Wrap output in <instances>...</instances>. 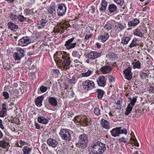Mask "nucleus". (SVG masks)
Wrapping results in <instances>:
<instances>
[{"instance_id": "31", "label": "nucleus", "mask_w": 154, "mask_h": 154, "mask_svg": "<svg viewBox=\"0 0 154 154\" xmlns=\"http://www.w3.org/2000/svg\"><path fill=\"white\" fill-rule=\"evenodd\" d=\"M137 42V39L136 38L134 39L132 41L131 43L129 45V47L130 48H131L138 45L139 44Z\"/></svg>"}, {"instance_id": "13", "label": "nucleus", "mask_w": 154, "mask_h": 154, "mask_svg": "<svg viewBox=\"0 0 154 154\" xmlns=\"http://www.w3.org/2000/svg\"><path fill=\"white\" fill-rule=\"evenodd\" d=\"M81 118L82 119V124H84L87 126L90 125L91 124V119L89 116L83 115L82 116Z\"/></svg>"}, {"instance_id": "26", "label": "nucleus", "mask_w": 154, "mask_h": 154, "mask_svg": "<svg viewBox=\"0 0 154 154\" xmlns=\"http://www.w3.org/2000/svg\"><path fill=\"white\" fill-rule=\"evenodd\" d=\"M115 28L116 30L118 32H120L123 30L124 29V26L122 24L117 23L115 24Z\"/></svg>"}, {"instance_id": "55", "label": "nucleus", "mask_w": 154, "mask_h": 154, "mask_svg": "<svg viewBox=\"0 0 154 154\" xmlns=\"http://www.w3.org/2000/svg\"><path fill=\"white\" fill-rule=\"evenodd\" d=\"M3 95L5 99H8L9 97L8 94L7 92L4 91L3 93Z\"/></svg>"}, {"instance_id": "61", "label": "nucleus", "mask_w": 154, "mask_h": 154, "mask_svg": "<svg viewBox=\"0 0 154 154\" xmlns=\"http://www.w3.org/2000/svg\"><path fill=\"white\" fill-rule=\"evenodd\" d=\"M58 30H59L58 32L61 34L62 33H63V30H61V28L60 26H59V27L58 28Z\"/></svg>"}, {"instance_id": "4", "label": "nucleus", "mask_w": 154, "mask_h": 154, "mask_svg": "<svg viewBox=\"0 0 154 154\" xmlns=\"http://www.w3.org/2000/svg\"><path fill=\"white\" fill-rule=\"evenodd\" d=\"M70 130L67 129L61 128L59 133V134L61 139L66 141H70L71 139V134Z\"/></svg>"}, {"instance_id": "15", "label": "nucleus", "mask_w": 154, "mask_h": 154, "mask_svg": "<svg viewBox=\"0 0 154 154\" xmlns=\"http://www.w3.org/2000/svg\"><path fill=\"white\" fill-rule=\"evenodd\" d=\"M97 82L99 86H104L106 84V79L105 77L103 75L100 76L97 80Z\"/></svg>"}, {"instance_id": "52", "label": "nucleus", "mask_w": 154, "mask_h": 154, "mask_svg": "<svg viewBox=\"0 0 154 154\" xmlns=\"http://www.w3.org/2000/svg\"><path fill=\"white\" fill-rule=\"evenodd\" d=\"M108 79L109 82L111 83L115 81L114 78L112 75H109L108 77Z\"/></svg>"}, {"instance_id": "50", "label": "nucleus", "mask_w": 154, "mask_h": 154, "mask_svg": "<svg viewBox=\"0 0 154 154\" xmlns=\"http://www.w3.org/2000/svg\"><path fill=\"white\" fill-rule=\"evenodd\" d=\"M140 75L141 79H144L146 78H148V76L147 74L144 72L141 73L140 74Z\"/></svg>"}, {"instance_id": "17", "label": "nucleus", "mask_w": 154, "mask_h": 154, "mask_svg": "<svg viewBox=\"0 0 154 154\" xmlns=\"http://www.w3.org/2000/svg\"><path fill=\"white\" fill-rule=\"evenodd\" d=\"M109 37V35L107 33L104 32V34L101 35H100L98 39L100 40L102 42H106Z\"/></svg>"}, {"instance_id": "62", "label": "nucleus", "mask_w": 154, "mask_h": 154, "mask_svg": "<svg viewBox=\"0 0 154 154\" xmlns=\"http://www.w3.org/2000/svg\"><path fill=\"white\" fill-rule=\"evenodd\" d=\"M60 25V27L61 28V30H63V32H64V31L65 30L66 28V26L64 25Z\"/></svg>"}, {"instance_id": "10", "label": "nucleus", "mask_w": 154, "mask_h": 154, "mask_svg": "<svg viewBox=\"0 0 154 154\" xmlns=\"http://www.w3.org/2000/svg\"><path fill=\"white\" fill-rule=\"evenodd\" d=\"M66 7L63 4H59L57 9V14L59 16H62L65 14L66 12Z\"/></svg>"}, {"instance_id": "1", "label": "nucleus", "mask_w": 154, "mask_h": 154, "mask_svg": "<svg viewBox=\"0 0 154 154\" xmlns=\"http://www.w3.org/2000/svg\"><path fill=\"white\" fill-rule=\"evenodd\" d=\"M106 144L99 141H95L91 144L88 147L90 154H102L106 150Z\"/></svg>"}, {"instance_id": "63", "label": "nucleus", "mask_w": 154, "mask_h": 154, "mask_svg": "<svg viewBox=\"0 0 154 154\" xmlns=\"http://www.w3.org/2000/svg\"><path fill=\"white\" fill-rule=\"evenodd\" d=\"M46 145L45 143H43L41 146V148L42 149H45L46 147Z\"/></svg>"}, {"instance_id": "54", "label": "nucleus", "mask_w": 154, "mask_h": 154, "mask_svg": "<svg viewBox=\"0 0 154 154\" xmlns=\"http://www.w3.org/2000/svg\"><path fill=\"white\" fill-rule=\"evenodd\" d=\"M60 25H64L66 26L65 29H67L68 28V27L70 25V24L68 23H61L59 24Z\"/></svg>"}, {"instance_id": "28", "label": "nucleus", "mask_w": 154, "mask_h": 154, "mask_svg": "<svg viewBox=\"0 0 154 154\" xmlns=\"http://www.w3.org/2000/svg\"><path fill=\"white\" fill-rule=\"evenodd\" d=\"M46 23L47 20L45 19H42L38 22V26L39 29L43 28Z\"/></svg>"}, {"instance_id": "8", "label": "nucleus", "mask_w": 154, "mask_h": 154, "mask_svg": "<svg viewBox=\"0 0 154 154\" xmlns=\"http://www.w3.org/2000/svg\"><path fill=\"white\" fill-rule=\"evenodd\" d=\"M74 39V38L72 37L66 42L64 45L68 50L73 48L75 47L76 43L75 42L72 43Z\"/></svg>"}, {"instance_id": "16", "label": "nucleus", "mask_w": 154, "mask_h": 154, "mask_svg": "<svg viewBox=\"0 0 154 154\" xmlns=\"http://www.w3.org/2000/svg\"><path fill=\"white\" fill-rule=\"evenodd\" d=\"M112 68L110 66H102L100 68V71L103 74H107L110 72Z\"/></svg>"}, {"instance_id": "60", "label": "nucleus", "mask_w": 154, "mask_h": 154, "mask_svg": "<svg viewBox=\"0 0 154 154\" xmlns=\"http://www.w3.org/2000/svg\"><path fill=\"white\" fill-rule=\"evenodd\" d=\"M2 121L0 119V128L3 129L4 128V127L2 124Z\"/></svg>"}, {"instance_id": "24", "label": "nucleus", "mask_w": 154, "mask_h": 154, "mask_svg": "<svg viewBox=\"0 0 154 154\" xmlns=\"http://www.w3.org/2000/svg\"><path fill=\"white\" fill-rule=\"evenodd\" d=\"M48 101L49 103L53 106H57V105L56 99L54 97H49L48 98Z\"/></svg>"}, {"instance_id": "42", "label": "nucleus", "mask_w": 154, "mask_h": 154, "mask_svg": "<svg viewBox=\"0 0 154 154\" xmlns=\"http://www.w3.org/2000/svg\"><path fill=\"white\" fill-rule=\"evenodd\" d=\"M97 92L98 93L97 94V97L99 98H102L103 94L104 92L103 90L101 89H97Z\"/></svg>"}, {"instance_id": "53", "label": "nucleus", "mask_w": 154, "mask_h": 154, "mask_svg": "<svg viewBox=\"0 0 154 154\" xmlns=\"http://www.w3.org/2000/svg\"><path fill=\"white\" fill-rule=\"evenodd\" d=\"M67 81L70 83H74L75 80V77H72L71 79H67Z\"/></svg>"}, {"instance_id": "58", "label": "nucleus", "mask_w": 154, "mask_h": 154, "mask_svg": "<svg viewBox=\"0 0 154 154\" xmlns=\"http://www.w3.org/2000/svg\"><path fill=\"white\" fill-rule=\"evenodd\" d=\"M5 88H8L9 86V85H10V83L9 82V81H6L5 83Z\"/></svg>"}, {"instance_id": "33", "label": "nucleus", "mask_w": 154, "mask_h": 154, "mask_svg": "<svg viewBox=\"0 0 154 154\" xmlns=\"http://www.w3.org/2000/svg\"><path fill=\"white\" fill-rule=\"evenodd\" d=\"M114 101L117 105H119V106H122L124 105V101L123 100H121L120 101L118 98L115 99Z\"/></svg>"}, {"instance_id": "45", "label": "nucleus", "mask_w": 154, "mask_h": 154, "mask_svg": "<svg viewBox=\"0 0 154 154\" xmlns=\"http://www.w3.org/2000/svg\"><path fill=\"white\" fill-rule=\"evenodd\" d=\"M133 108L132 106H127L126 111L125 113V115H128L131 111L132 110Z\"/></svg>"}, {"instance_id": "7", "label": "nucleus", "mask_w": 154, "mask_h": 154, "mask_svg": "<svg viewBox=\"0 0 154 154\" xmlns=\"http://www.w3.org/2000/svg\"><path fill=\"white\" fill-rule=\"evenodd\" d=\"M83 88L87 90H90L94 86V82L92 81L87 80L83 83Z\"/></svg>"}, {"instance_id": "40", "label": "nucleus", "mask_w": 154, "mask_h": 154, "mask_svg": "<svg viewBox=\"0 0 154 154\" xmlns=\"http://www.w3.org/2000/svg\"><path fill=\"white\" fill-rule=\"evenodd\" d=\"M129 99L130 101V103L128 104V106H130V105H131L132 106H134L135 103L136 102L137 98L134 97L132 99L131 98H129Z\"/></svg>"}, {"instance_id": "5", "label": "nucleus", "mask_w": 154, "mask_h": 154, "mask_svg": "<svg viewBox=\"0 0 154 154\" xmlns=\"http://www.w3.org/2000/svg\"><path fill=\"white\" fill-rule=\"evenodd\" d=\"M121 127L116 128L113 129L111 131V135L114 137L119 136L121 134H124L125 135L127 134L128 131L125 128L121 129Z\"/></svg>"}, {"instance_id": "11", "label": "nucleus", "mask_w": 154, "mask_h": 154, "mask_svg": "<svg viewBox=\"0 0 154 154\" xmlns=\"http://www.w3.org/2000/svg\"><path fill=\"white\" fill-rule=\"evenodd\" d=\"M100 53L95 51L91 52L87 54L88 59L91 60L100 57Z\"/></svg>"}, {"instance_id": "38", "label": "nucleus", "mask_w": 154, "mask_h": 154, "mask_svg": "<svg viewBox=\"0 0 154 154\" xmlns=\"http://www.w3.org/2000/svg\"><path fill=\"white\" fill-rule=\"evenodd\" d=\"M143 24L145 27L146 29H149L151 24V23H149V20L147 19H145L143 21Z\"/></svg>"}, {"instance_id": "14", "label": "nucleus", "mask_w": 154, "mask_h": 154, "mask_svg": "<svg viewBox=\"0 0 154 154\" xmlns=\"http://www.w3.org/2000/svg\"><path fill=\"white\" fill-rule=\"evenodd\" d=\"M47 143L48 145L53 148H55L58 144L56 140L52 138H49L47 140Z\"/></svg>"}, {"instance_id": "64", "label": "nucleus", "mask_w": 154, "mask_h": 154, "mask_svg": "<svg viewBox=\"0 0 154 154\" xmlns=\"http://www.w3.org/2000/svg\"><path fill=\"white\" fill-rule=\"evenodd\" d=\"M59 30H58V28H55L53 30V32L54 33H59L58 32Z\"/></svg>"}, {"instance_id": "25", "label": "nucleus", "mask_w": 154, "mask_h": 154, "mask_svg": "<svg viewBox=\"0 0 154 154\" xmlns=\"http://www.w3.org/2000/svg\"><path fill=\"white\" fill-rule=\"evenodd\" d=\"M132 64L133 65V68L134 69H140V68L141 63L139 60H137L136 59L134 60Z\"/></svg>"}, {"instance_id": "19", "label": "nucleus", "mask_w": 154, "mask_h": 154, "mask_svg": "<svg viewBox=\"0 0 154 154\" xmlns=\"http://www.w3.org/2000/svg\"><path fill=\"white\" fill-rule=\"evenodd\" d=\"M44 99L43 96H41L38 97L35 99V103L36 106H41L42 102Z\"/></svg>"}, {"instance_id": "44", "label": "nucleus", "mask_w": 154, "mask_h": 154, "mask_svg": "<svg viewBox=\"0 0 154 154\" xmlns=\"http://www.w3.org/2000/svg\"><path fill=\"white\" fill-rule=\"evenodd\" d=\"M16 14L14 12V14L10 13L9 14V17L11 19L13 20H15L17 19V16L16 15Z\"/></svg>"}, {"instance_id": "29", "label": "nucleus", "mask_w": 154, "mask_h": 154, "mask_svg": "<svg viewBox=\"0 0 154 154\" xmlns=\"http://www.w3.org/2000/svg\"><path fill=\"white\" fill-rule=\"evenodd\" d=\"M82 115L78 116H75L74 118V122L75 123H79L80 124H82Z\"/></svg>"}, {"instance_id": "20", "label": "nucleus", "mask_w": 154, "mask_h": 154, "mask_svg": "<svg viewBox=\"0 0 154 154\" xmlns=\"http://www.w3.org/2000/svg\"><path fill=\"white\" fill-rule=\"evenodd\" d=\"M139 22L138 20L135 19L129 21L128 25L130 27L136 26L139 23Z\"/></svg>"}, {"instance_id": "48", "label": "nucleus", "mask_w": 154, "mask_h": 154, "mask_svg": "<svg viewBox=\"0 0 154 154\" xmlns=\"http://www.w3.org/2000/svg\"><path fill=\"white\" fill-rule=\"evenodd\" d=\"M48 89V88L45 86L42 85L40 86L39 88L40 91L44 93Z\"/></svg>"}, {"instance_id": "59", "label": "nucleus", "mask_w": 154, "mask_h": 154, "mask_svg": "<svg viewBox=\"0 0 154 154\" xmlns=\"http://www.w3.org/2000/svg\"><path fill=\"white\" fill-rule=\"evenodd\" d=\"M35 126L36 129H39L40 128V126L39 124L37 123L36 122H35Z\"/></svg>"}, {"instance_id": "23", "label": "nucleus", "mask_w": 154, "mask_h": 154, "mask_svg": "<svg viewBox=\"0 0 154 154\" xmlns=\"http://www.w3.org/2000/svg\"><path fill=\"white\" fill-rule=\"evenodd\" d=\"M101 125L104 128L106 129H109L110 126L109 122L106 120L104 119L101 120Z\"/></svg>"}, {"instance_id": "37", "label": "nucleus", "mask_w": 154, "mask_h": 154, "mask_svg": "<svg viewBox=\"0 0 154 154\" xmlns=\"http://www.w3.org/2000/svg\"><path fill=\"white\" fill-rule=\"evenodd\" d=\"M8 145V143L5 140L0 141V146L3 148H6Z\"/></svg>"}, {"instance_id": "3", "label": "nucleus", "mask_w": 154, "mask_h": 154, "mask_svg": "<svg viewBox=\"0 0 154 154\" xmlns=\"http://www.w3.org/2000/svg\"><path fill=\"white\" fill-rule=\"evenodd\" d=\"M78 141L76 144L77 147L83 149L87 146L88 142V137L87 135L83 133L79 135Z\"/></svg>"}, {"instance_id": "57", "label": "nucleus", "mask_w": 154, "mask_h": 154, "mask_svg": "<svg viewBox=\"0 0 154 154\" xmlns=\"http://www.w3.org/2000/svg\"><path fill=\"white\" fill-rule=\"evenodd\" d=\"M92 34H87L86 35L85 38L86 40H88L91 38Z\"/></svg>"}, {"instance_id": "36", "label": "nucleus", "mask_w": 154, "mask_h": 154, "mask_svg": "<svg viewBox=\"0 0 154 154\" xmlns=\"http://www.w3.org/2000/svg\"><path fill=\"white\" fill-rule=\"evenodd\" d=\"M131 38L129 37H124L122 39V43L124 44H127L130 40Z\"/></svg>"}, {"instance_id": "56", "label": "nucleus", "mask_w": 154, "mask_h": 154, "mask_svg": "<svg viewBox=\"0 0 154 154\" xmlns=\"http://www.w3.org/2000/svg\"><path fill=\"white\" fill-rule=\"evenodd\" d=\"M27 143L25 141H23L22 140H20L19 141V144H20V146L22 147L25 144H27Z\"/></svg>"}, {"instance_id": "27", "label": "nucleus", "mask_w": 154, "mask_h": 154, "mask_svg": "<svg viewBox=\"0 0 154 154\" xmlns=\"http://www.w3.org/2000/svg\"><path fill=\"white\" fill-rule=\"evenodd\" d=\"M48 13L50 14L51 16L53 15V14H55L56 13L55 7L54 5H52L49 8L48 10Z\"/></svg>"}, {"instance_id": "35", "label": "nucleus", "mask_w": 154, "mask_h": 154, "mask_svg": "<svg viewBox=\"0 0 154 154\" xmlns=\"http://www.w3.org/2000/svg\"><path fill=\"white\" fill-rule=\"evenodd\" d=\"M22 10V9L20 6H17L15 7L13 9L14 12L15 14H19Z\"/></svg>"}, {"instance_id": "41", "label": "nucleus", "mask_w": 154, "mask_h": 154, "mask_svg": "<svg viewBox=\"0 0 154 154\" xmlns=\"http://www.w3.org/2000/svg\"><path fill=\"white\" fill-rule=\"evenodd\" d=\"M88 13L89 15L92 14L95 11V8L94 7L92 6L88 8Z\"/></svg>"}, {"instance_id": "51", "label": "nucleus", "mask_w": 154, "mask_h": 154, "mask_svg": "<svg viewBox=\"0 0 154 154\" xmlns=\"http://www.w3.org/2000/svg\"><path fill=\"white\" fill-rule=\"evenodd\" d=\"M114 1L118 4L121 6H122L124 3L123 0H114Z\"/></svg>"}, {"instance_id": "30", "label": "nucleus", "mask_w": 154, "mask_h": 154, "mask_svg": "<svg viewBox=\"0 0 154 154\" xmlns=\"http://www.w3.org/2000/svg\"><path fill=\"white\" fill-rule=\"evenodd\" d=\"M92 72V70H88L87 72L81 73L80 75V76L81 77H88L91 75Z\"/></svg>"}, {"instance_id": "2", "label": "nucleus", "mask_w": 154, "mask_h": 154, "mask_svg": "<svg viewBox=\"0 0 154 154\" xmlns=\"http://www.w3.org/2000/svg\"><path fill=\"white\" fill-rule=\"evenodd\" d=\"M66 53L63 52H58L56 57L55 59L56 62L59 63H62L66 66H69L70 64V58L66 55Z\"/></svg>"}, {"instance_id": "47", "label": "nucleus", "mask_w": 154, "mask_h": 154, "mask_svg": "<svg viewBox=\"0 0 154 154\" xmlns=\"http://www.w3.org/2000/svg\"><path fill=\"white\" fill-rule=\"evenodd\" d=\"M134 35L141 37H142L143 35L142 32L139 31L138 29L136 30L134 32Z\"/></svg>"}, {"instance_id": "9", "label": "nucleus", "mask_w": 154, "mask_h": 154, "mask_svg": "<svg viewBox=\"0 0 154 154\" xmlns=\"http://www.w3.org/2000/svg\"><path fill=\"white\" fill-rule=\"evenodd\" d=\"M30 42L29 38L27 36L24 37L20 39L18 42L20 45L24 46L27 45Z\"/></svg>"}, {"instance_id": "34", "label": "nucleus", "mask_w": 154, "mask_h": 154, "mask_svg": "<svg viewBox=\"0 0 154 154\" xmlns=\"http://www.w3.org/2000/svg\"><path fill=\"white\" fill-rule=\"evenodd\" d=\"M2 108L1 110L0 111V117H4L5 116L7 112L6 108L5 107V106H2Z\"/></svg>"}, {"instance_id": "22", "label": "nucleus", "mask_w": 154, "mask_h": 154, "mask_svg": "<svg viewBox=\"0 0 154 154\" xmlns=\"http://www.w3.org/2000/svg\"><path fill=\"white\" fill-rule=\"evenodd\" d=\"M32 148H30L26 146H24L22 150L23 154H30L31 153Z\"/></svg>"}, {"instance_id": "6", "label": "nucleus", "mask_w": 154, "mask_h": 154, "mask_svg": "<svg viewBox=\"0 0 154 154\" xmlns=\"http://www.w3.org/2000/svg\"><path fill=\"white\" fill-rule=\"evenodd\" d=\"M24 51L21 48H18L17 51L13 54V57L15 60H19L24 56Z\"/></svg>"}, {"instance_id": "39", "label": "nucleus", "mask_w": 154, "mask_h": 154, "mask_svg": "<svg viewBox=\"0 0 154 154\" xmlns=\"http://www.w3.org/2000/svg\"><path fill=\"white\" fill-rule=\"evenodd\" d=\"M102 7L100 8V11L105 10L106 7L107 5V3L105 0L102 1Z\"/></svg>"}, {"instance_id": "18", "label": "nucleus", "mask_w": 154, "mask_h": 154, "mask_svg": "<svg viewBox=\"0 0 154 154\" xmlns=\"http://www.w3.org/2000/svg\"><path fill=\"white\" fill-rule=\"evenodd\" d=\"M38 121L39 123L43 124H47L49 122L47 118L42 116H41L38 117Z\"/></svg>"}, {"instance_id": "32", "label": "nucleus", "mask_w": 154, "mask_h": 154, "mask_svg": "<svg viewBox=\"0 0 154 154\" xmlns=\"http://www.w3.org/2000/svg\"><path fill=\"white\" fill-rule=\"evenodd\" d=\"M116 5L113 4H111L109 6V10L110 12H113L116 10Z\"/></svg>"}, {"instance_id": "43", "label": "nucleus", "mask_w": 154, "mask_h": 154, "mask_svg": "<svg viewBox=\"0 0 154 154\" xmlns=\"http://www.w3.org/2000/svg\"><path fill=\"white\" fill-rule=\"evenodd\" d=\"M20 22H23L25 21L26 19V17H25L21 15H19L17 16V19Z\"/></svg>"}, {"instance_id": "49", "label": "nucleus", "mask_w": 154, "mask_h": 154, "mask_svg": "<svg viewBox=\"0 0 154 154\" xmlns=\"http://www.w3.org/2000/svg\"><path fill=\"white\" fill-rule=\"evenodd\" d=\"M94 112L96 115H99L100 113V110L99 108L96 107L94 109Z\"/></svg>"}, {"instance_id": "46", "label": "nucleus", "mask_w": 154, "mask_h": 154, "mask_svg": "<svg viewBox=\"0 0 154 154\" xmlns=\"http://www.w3.org/2000/svg\"><path fill=\"white\" fill-rule=\"evenodd\" d=\"M113 28V26L109 23L106 24L104 26V28L107 30H110Z\"/></svg>"}, {"instance_id": "12", "label": "nucleus", "mask_w": 154, "mask_h": 154, "mask_svg": "<svg viewBox=\"0 0 154 154\" xmlns=\"http://www.w3.org/2000/svg\"><path fill=\"white\" fill-rule=\"evenodd\" d=\"M131 68L128 67L123 71L124 74L125 75V77L128 80H131L132 77V74L131 72Z\"/></svg>"}, {"instance_id": "21", "label": "nucleus", "mask_w": 154, "mask_h": 154, "mask_svg": "<svg viewBox=\"0 0 154 154\" xmlns=\"http://www.w3.org/2000/svg\"><path fill=\"white\" fill-rule=\"evenodd\" d=\"M8 25L9 28L12 30L16 31L18 28V26L11 22H8Z\"/></svg>"}]
</instances>
